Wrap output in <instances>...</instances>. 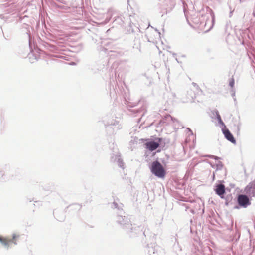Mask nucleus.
<instances>
[{"label": "nucleus", "mask_w": 255, "mask_h": 255, "mask_svg": "<svg viewBox=\"0 0 255 255\" xmlns=\"http://www.w3.org/2000/svg\"><path fill=\"white\" fill-rule=\"evenodd\" d=\"M123 213H118L116 217V222L120 225L121 227L126 232L130 238L135 237H145L149 233V230L145 229L143 230V227L140 226H136L131 223L130 219L128 217L123 215Z\"/></svg>", "instance_id": "obj_1"}, {"label": "nucleus", "mask_w": 255, "mask_h": 255, "mask_svg": "<svg viewBox=\"0 0 255 255\" xmlns=\"http://www.w3.org/2000/svg\"><path fill=\"white\" fill-rule=\"evenodd\" d=\"M245 194L237 193L235 197L237 204L235 209L246 208L251 204L252 198L255 196V179L245 188Z\"/></svg>", "instance_id": "obj_2"}, {"label": "nucleus", "mask_w": 255, "mask_h": 255, "mask_svg": "<svg viewBox=\"0 0 255 255\" xmlns=\"http://www.w3.org/2000/svg\"><path fill=\"white\" fill-rule=\"evenodd\" d=\"M20 174L19 170L11 167L9 164H5L2 170H0V180L2 181H8L12 178H16Z\"/></svg>", "instance_id": "obj_3"}, {"label": "nucleus", "mask_w": 255, "mask_h": 255, "mask_svg": "<svg viewBox=\"0 0 255 255\" xmlns=\"http://www.w3.org/2000/svg\"><path fill=\"white\" fill-rule=\"evenodd\" d=\"M144 141V145L145 148L149 151H153L154 150L159 148L158 152L161 151V149H163L166 145L165 139L162 137H155L154 139H141Z\"/></svg>", "instance_id": "obj_4"}, {"label": "nucleus", "mask_w": 255, "mask_h": 255, "mask_svg": "<svg viewBox=\"0 0 255 255\" xmlns=\"http://www.w3.org/2000/svg\"><path fill=\"white\" fill-rule=\"evenodd\" d=\"M27 19L28 16L25 15L23 17H19L17 20L18 22L21 24L20 26L21 32L24 34L25 33L27 35L28 39L29 47V48L32 50L33 46L34 47L35 45L34 42L32 41V38L30 33L31 27L26 23V20Z\"/></svg>", "instance_id": "obj_5"}, {"label": "nucleus", "mask_w": 255, "mask_h": 255, "mask_svg": "<svg viewBox=\"0 0 255 255\" xmlns=\"http://www.w3.org/2000/svg\"><path fill=\"white\" fill-rule=\"evenodd\" d=\"M151 173L159 178H164L166 174L165 168L156 159L149 164Z\"/></svg>", "instance_id": "obj_6"}, {"label": "nucleus", "mask_w": 255, "mask_h": 255, "mask_svg": "<svg viewBox=\"0 0 255 255\" xmlns=\"http://www.w3.org/2000/svg\"><path fill=\"white\" fill-rule=\"evenodd\" d=\"M223 180H218L217 182L214 186V191L216 194L220 198L224 197V194H226V187L224 185Z\"/></svg>", "instance_id": "obj_7"}, {"label": "nucleus", "mask_w": 255, "mask_h": 255, "mask_svg": "<svg viewBox=\"0 0 255 255\" xmlns=\"http://www.w3.org/2000/svg\"><path fill=\"white\" fill-rule=\"evenodd\" d=\"M16 0H6L4 3L0 5L1 9L6 8L5 11L6 13H11L16 10L15 5Z\"/></svg>", "instance_id": "obj_8"}, {"label": "nucleus", "mask_w": 255, "mask_h": 255, "mask_svg": "<svg viewBox=\"0 0 255 255\" xmlns=\"http://www.w3.org/2000/svg\"><path fill=\"white\" fill-rule=\"evenodd\" d=\"M103 123L106 128H111V126H114V128L113 129V132L115 131V130L117 131L118 130L121 129L122 128L121 125L119 124V122L114 119H111L108 121L103 120Z\"/></svg>", "instance_id": "obj_9"}, {"label": "nucleus", "mask_w": 255, "mask_h": 255, "mask_svg": "<svg viewBox=\"0 0 255 255\" xmlns=\"http://www.w3.org/2000/svg\"><path fill=\"white\" fill-rule=\"evenodd\" d=\"M133 17L134 16L129 15L128 16V17L126 19L124 17H123L121 15L120 16H118L115 19V21H117L119 24H122V23L126 22L128 23L129 24V26L131 27L132 24L135 25V24L132 21V18H133Z\"/></svg>", "instance_id": "obj_10"}, {"label": "nucleus", "mask_w": 255, "mask_h": 255, "mask_svg": "<svg viewBox=\"0 0 255 255\" xmlns=\"http://www.w3.org/2000/svg\"><path fill=\"white\" fill-rule=\"evenodd\" d=\"M222 131L225 138L233 144H236V141L232 133L230 131L227 127L222 128Z\"/></svg>", "instance_id": "obj_11"}, {"label": "nucleus", "mask_w": 255, "mask_h": 255, "mask_svg": "<svg viewBox=\"0 0 255 255\" xmlns=\"http://www.w3.org/2000/svg\"><path fill=\"white\" fill-rule=\"evenodd\" d=\"M111 160L112 162H116L120 168H124V163L120 157V155H115L111 157Z\"/></svg>", "instance_id": "obj_12"}, {"label": "nucleus", "mask_w": 255, "mask_h": 255, "mask_svg": "<svg viewBox=\"0 0 255 255\" xmlns=\"http://www.w3.org/2000/svg\"><path fill=\"white\" fill-rule=\"evenodd\" d=\"M166 97L168 98L167 100V102L169 104H173L174 101H175L176 96L175 94L172 92H168L166 94H164V98Z\"/></svg>", "instance_id": "obj_13"}, {"label": "nucleus", "mask_w": 255, "mask_h": 255, "mask_svg": "<svg viewBox=\"0 0 255 255\" xmlns=\"http://www.w3.org/2000/svg\"><path fill=\"white\" fill-rule=\"evenodd\" d=\"M221 198L225 199V205L226 206H228L229 205L233 204L232 201L233 199V197L231 193L228 194L226 196L225 194H224V197Z\"/></svg>", "instance_id": "obj_14"}, {"label": "nucleus", "mask_w": 255, "mask_h": 255, "mask_svg": "<svg viewBox=\"0 0 255 255\" xmlns=\"http://www.w3.org/2000/svg\"><path fill=\"white\" fill-rule=\"evenodd\" d=\"M82 208V205L79 204L74 203L69 205L66 209L65 212L67 211V210L69 209V210H74V211H79Z\"/></svg>", "instance_id": "obj_15"}, {"label": "nucleus", "mask_w": 255, "mask_h": 255, "mask_svg": "<svg viewBox=\"0 0 255 255\" xmlns=\"http://www.w3.org/2000/svg\"><path fill=\"white\" fill-rule=\"evenodd\" d=\"M207 9H208V11L210 13V16L211 17V25L210 28H209V29L206 30L207 32L210 30L213 27L214 24H215V14H214L213 11L211 9L209 8V7H208Z\"/></svg>", "instance_id": "obj_16"}, {"label": "nucleus", "mask_w": 255, "mask_h": 255, "mask_svg": "<svg viewBox=\"0 0 255 255\" xmlns=\"http://www.w3.org/2000/svg\"><path fill=\"white\" fill-rule=\"evenodd\" d=\"M147 248L148 249V252L149 255H151L152 254H154L157 252V247L154 246L151 244L150 245H147Z\"/></svg>", "instance_id": "obj_17"}, {"label": "nucleus", "mask_w": 255, "mask_h": 255, "mask_svg": "<svg viewBox=\"0 0 255 255\" xmlns=\"http://www.w3.org/2000/svg\"><path fill=\"white\" fill-rule=\"evenodd\" d=\"M134 42L133 48L139 49L140 47V39L139 35H137V36L135 37Z\"/></svg>", "instance_id": "obj_18"}, {"label": "nucleus", "mask_w": 255, "mask_h": 255, "mask_svg": "<svg viewBox=\"0 0 255 255\" xmlns=\"http://www.w3.org/2000/svg\"><path fill=\"white\" fill-rule=\"evenodd\" d=\"M111 208L114 209H117V210L118 211L117 214L123 213L124 214L125 213L123 209L119 206L118 204L116 202H113L111 205Z\"/></svg>", "instance_id": "obj_19"}, {"label": "nucleus", "mask_w": 255, "mask_h": 255, "mask_svg": "<svg viewBox=\"0 0 255 255\" xmlns=\"http://www.w3.org/2000/svg\"><path fill=\"white\" fill-rule=\"evenodd\" d=\"M42 44L45 48L47 49L52 50L54 49L55 48V46L52 45L46 42H42Z\"/></svg>", "instance_id": "obj_20"}, {"label": "nucleus", "mask_w": 255, "mask_h": 255, "mask_svg": "<svg viewBox=\"0 0 255 255\" xmlns=\"http://www.w3.org/2000/svg\"><path fill=\"white\" fill-rule=\"evenodd\" d=\"M215 166H216V171H218L222 169L224 165L221 161H219L217 164H215Z\"/></svg>", "instance_id": "obj_21"}, {"label": "nucleus", "mask_w": 255, "mask_h": 255, "mask_svg": "<svg viewBox=\"0 0 255 255\" xmlns=\"http://www.w3.org/2000/svg\"><path fill=\"white\" fill-rule=\"evenodd\" d=\"M0 242L1 244L4 246L5 247H6L7 248L9 247L8 242L5 240H4L3 238L1 236H0Z\"/></svg>", "instance_id": "obj_22"}, {"label": "nucleus", "mask_w": 255, "mask_h": 255, "mask_svg": "<svg viewBox=\"0 0 255 255\" xmlns=\"http://www.w3.org/2000/svg\"><path fill=\"white\" fill-rule=\"evenodd\" d=\"M216 119L218 121L219 124L222 127V128H225V127H226L225 124L222 120L221 116H218V117H217V119Z\"/></svg>", "instance_id": "obj_23"}, {"label": "nucleus", "mask_w": 255, "mask_h": 255, "mask_svg": "<svg viewBox=\"0 0 255 255\" xmlns=\"http://www.w3.org/2000/svg\"><path fill=\"white\" fill-rule=\"evenodd\" d=\"M124 104L129 107H133L137 105V103H132L130 102H128L126 99L124 100Z\"/></svg>", "instance_id": "obj_24"}, {"label": "nucleus", "mask_w": 255, "mask_h": 255, "mask_svg": "<svg viewBox=\"0 0 255 255\" xmlns=\"http://www.w3.org/2000/svg\"><path fill=\"white\" fill-rule=\"evenodd\" d=\"M205 157H207L209 158L213 159L215 160H218L219 159H221L220 157L213 155H207L205 156Z\"/></svg>", "instance_id": "obj_25"}, {"label": "nucleus", "mask_w": 255, "mask_h": 255, "mask_svg": "<svg viewBox=\"0 0 255 255\" xmlns=\"http://www.w3.org/2000/svg\"><path fill=\"white\" fill-rule=\"evenodd\" d=\"M234 84H235V80H234V79L233 77H232V78H231L230 79V81H229V86L231 87V88L232 89H234L233 88V87L234 86Z\"/></svg>", "instance_id": "obj_26"}, {"label": "nucleus", "mask_w": 255, "mask_h": 255, "mask_svg": "<svg viewBox=\"0 0 255 255\" xmlns=\"http://www.w3.org/2000/svg\"><path fill=\"white\" fill-rule=\"evenodd\" d=\"M129 110L130 112L133 113L134 114L139 113L142 110V109H141V108H139L137 109Z\"/></svg>", "instance_id": "obj_27"}, {"label": "nucleus", "mask_w": 255, "mask_h": 255, "mask_svg": "<svg viewBox=\"0 0 255 255\" xmlns=\"http://www.w3.org/2000/svg\"><path fill=\"white\" fill-rule=\"evenodd\" d=\"M165 119H171L173 122H174V120H175V119H173L170 115H167L165 116Z\"/></svg>", "instance_id": "obj_28"}, {"label": "nucleus", "mask_w": 255, "mask_h": 255, "mask_svg": "<svg viewBox=\"0 0 255 255\" xmlns=\"http://www.w3.org/2000/svg\"><path fill=\"white\" fill-rule=\"evenodd\" d=\"M231 92H232L231 95L234 98L235 96V91L234 89H231Z\"/></svg>", "instance_id": "obj_29"}, {"label": "nucleus", "mask_w": 255, "mask_h": 255, "mask_svg": "<svg viewBox=\"0 0 255 255\" xmlns=\"http://www.w3.org/2000/svg\"><path fill=\"white\" fill-rule=\"evenodd\" d=\"M229 8H230V13H229V17H231L232 16V14H233V12L234 9L232 10L230 6L229 7Z\"/></svg>", "instance_id": "obj_30"}, {"label": "nucleus", "mask_w": 255, "mask_h": 255, "mask_svg": "<svg viewBox=\"0 0 255 255\" xmlns=\"http://www.w3.org/2000/svg\"><path fill=\"white\" fill-rule=\"evenodd\" d=\"M231 188L230 187H226V193L227 192H231Z\"/></svg>", "instance_id": "obj_31"}, {"label": "nucleus", "mask_w": 255, "mask_h": 255, "mask_svg": "<svg viewBox=\"0 0 255 255\" xmlns=\"http://www.w3.org/2000/svg\"><path fill=\"white\" fill-rule=\"evenodd\" d=\"M19 237V235H17L15 234H13L12 235V239L15 240L17 238Z\"/></svg>", "instance_id": "obj_32"}, {"label": "nucleus", "mask_w": 255, "mask_h": 255, "mask_svg": "<svg viewBox=\"0 0 255 255\" xmlns=\"http://www.w3.org/2000/svg\"><path fill=\"white\" fill-rule=\"evenodd\" d=\"M215 116H216V119H217V117H218V116H220L219 112H218V111L216 110L215 111Z\"/></svg>", "instance_id": "obj_33"}, {"label": "nucleus", "mask_w": 255, "mask_h": 255, "mask_svg": "<svg viewBox=\"0 0 255 255\" xmlns=\"http://www.w3.org/2000/svg\"><path fill=\"white\" fill-rule=\"evenodd\" d=\"M57 1L63 3L64 4H66V2L63 0H56Z\"/></svg>", "instance_id": "obj_34"}, {"label": "nucleus", "mask_w": 255, "mask_h": 255, "mask_svg": "<svg viewBox=\"0 0 255 255\" xmlns=\"http://www.w3.org/2000/svg\"><path fill=\"white\" fill-rule=\"evenodd\" d=\"M230 185V188H231V189H232V188H234V187H235V184H233V183H231V184H230V185Z\"/></svg>", "instance_id": "obj_35"}, {"label": "nucleus", "mask_w": 255, "mask_h": 255, "mask_svg": "<svg viewBox=\"0 0 255 255\" xmlns=\"http://www.w3.org/2000/svg\"><path fill=\"white\" fill-rule=\"evenodd\" d=\"M64 217H62V218H56V219L58 220H59V221H62V220H64Z\"/></svg>", "instance_id": "obj_36"}, {"label": "nucleus", "mask_w": 255, "mask_h": 255, "mask_svg": "<svg viewBox=\"0 0 255 255\" xmlns=\"http://www.w3.org/2000/svg\"><path fill=\"white\" fill-rule=\"evenodd\" d=\"M110 18H106V19H105L106 23H108V22H109V21H110Z\"/></svg>", "instance_id": "obj_37"}, {"label": "nucleus", "mask_w": 255, "mask_h": 255, "mask_svg": "<svg viewBox=\"0 0 255 255\" xmlns=\"http://www.w3.org/2000/svg\"><path fill=\"white\" fill-rule=\"evenodd\" d=\"M162 163L163 164L166 166V162H165L164 160H162Z\"/></svg>", "instance_id": "obj_38"}, {"label": "nucleus", "mask_w": 255, "mask_h": 255, "mask_svg": "<svg viewBox=\"0 0 255 255\" xmlns=\"http://www.w3.org/2000/svg\"><path fill=\"white\" fill-rule=\"evenodd\" d=\"M211 166L212 168H216V166H215V164L212 165L211 164Z\"/></svg>", "instance_id": "obj_39"}, {"label": "nucleus", "mask_w": 255, "mask_h": 255, "mask_svg": "<svg viewBox=\"0 0 255 255\" xmlns=\"http://www.w3.org/2000/svg\"><path fill=\"white\" fill-rule=\"evenodd\" d=\"M215 173H213V176H212L213 180H214V179H215Z\"/></svg>", "instance_id": "obj_40"}, {"label": "nucleus", "mask_w": 255, "mask_h": 255, "mask_svg": "<svg viewBox=\"0 0 255 255\" xmlns=\"http://www.w3.org/2000/svg\"><path fill=\"white\" fill-rule=\"evenodd\" d=\"M56 211H53V214H54V216H55V218H56Z\"/></svg>", "instance_id": "obj_41"}, {"label": "nucleus", "mask_w": 255, "mask_h": 255, "mask_svg": "<svg viewBox=\"0 0 255 255\" xmlns=\"http://www.w3.org/2000/svg\"><path fill=\"white\" fill-rule=\"evenodd\" d=\"M187 129L189 130L191 132V133L193 134L192 130L189 128H187Z\"/></svg>", "instance_id": "obj_42"}, {"label": "nucleus", "mask_w": 255, "mask_h": 255, "mask_svg": "<svg viewBox=\"0 0 255 255\" xmlns=\"http://www.w3.org/2000/svg\"><path fill=\"white\" fill-rule=\"evenodd\" d=\"M155 30H156V31H157V32H158V33H159V35L160 34V32L159 31V30H157V29H155Z\"/></svg>", "instance_id": "obj_43"}, {"label": "nucleus", "mask_w": 255, "mask_h": 255, "mask_svg": "<svg viewBox=\"0 0 255 255\" xmlns=\"http://www.w3.org/2000/svg\"><path fill=\"white\" fill-rule=\"evenodd\" d=\"M241 44L242 45H244L245 44V43H244V41H242V42H241Z\"/></svg>", "instance_id": "obj_44"}, {"label": "nucleus", "mask_w": 255, "mask_h": 255, "mask_svg": "<svg viewBox=\"0 0 255 255\" xmlns=\"http://www.w3.org/2000/svg\"><path fill=\"white\" fill-rule=\"evenodd\" d=\"M56 6L58 7H59V8L61 7V6H58V5H56Z\"/></svg>", "instance_id": "obj_45"}, {"label": "nucleus", "mask_w": 255, "mask_h": 255, "mask_svg": "<svg viewBox=\"0 0 255 255\" xmlns=\"http://www.w3.org/2000/svg\"><path fill=\"white\" fill-rule=\"evenodd\" d=\"M0 17H3V15H0Z\"/></svg>", "instance_id": "obj_46"}, {"label": "nucleus", "mask_w": 255, "mask_h": 255, "mask_svg": "<svg viewBox=\"0 0 255 255\" xmlns=\"http://www.w3.org/2000/svg\"><path fill=\"white\" fill-rule=\"evenodd\" d=\"M176 55V53H173V56H175V55Z\"/></svg>", "instance_id": "obj_47"}, {"label": "nucleus", "mask_w": 255, "mask_h": 255, "mask_svg": "<svg viewBox=\"0 0 255 255\" xmlns=\"http://www.w3.org/2000/svg\"><path fill=\"white\" fill-rule=\"evenodd\" d=\"M193 84L194 86L196 85V83H193Z\"/></svg>", "instance_id": "obj_48"}, {"label": "nucleus", "mask_w": 255, "mask_h": 255, "mask_svg": "<svg viewBox=\"0 0 255 255\" xmlns=\"http://www.w3.org/2000/svg\"><path fill=\"white\" fill-rule=\"evenodd\" d=\"M174 248H175V247H176V244H174Z\"/></svg>", "instance_id": "obj_49"}, {"label": "nucleus", "mask_w": 255, "mask_h": 255, "mask_svg": "<svg viewBox=\"0 0 255 255\" xmlns=\"http://www.w3.org/2000/svg\"><path fill=\"white\" fill-rule=\"evenodd\" d=\"M234 100L235 101L236 100V98H234Z\"/></svg>", "instance_id": "obj_50"}]
</instances>
